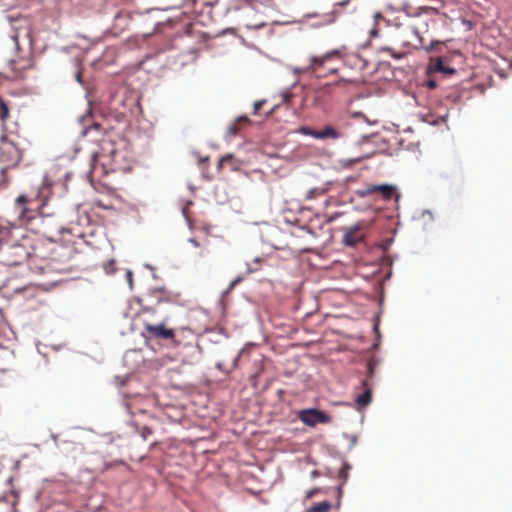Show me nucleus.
<instances>
[{"label": "nucleus", "instance_id": "nucleus-16", "mask_svg": "<svg viewBox=\"0 0 512 512\" xmlns=\"http://www.w3.org/2000/svg\"><path fill=\"white\" fill-rule=\"evenodd\" d=\"M331 509V503L328 501H323L320 503L313 504L307 512H329Z\"/></svg>", "mask_w": 512, "mask_h": 512}, {"label": "nucleus", "instance_id": "nucleus-37", "mask_svg": "<svg viewBox=\"0 0 512 512\" xmlns=\"http://www.w3.org/2000/svg\"><path fill=\"white\" fill-rule=\"evenodd\" d=\"M329 73H335L337 70L336 68H328Z\"/></svg>", "mask_w": 512, "mask_h": 512}, {"label": "nucleus", "instance_id": "nucleus-7", "mask_svg": "<svg viewBox=\"0 0 512 512\" xmlns=\"http://www.w3.org/2000/svg\"><path fill=\"white\" fill-rule=\"evenodd\" d=\"M363 195H379L383 200L399 199L397 188L391 184L370 185L362 193Z\"/></svg>", "mask_w": 512, "mask_h": 512}, {"label": "nucleus", "instance_id": "nucleus-15", "mask_svg": "<svg viewBox=\"0 0 512 512\" xmlns=\"http://www.w3.org/2000/svg\"><path fill=\"white\" fill-rule=\"evenodd\" d=\"M341 134L332 126H326L317 133V139H338Z\"/></svg>", "mask_w": 512, "mask_h": 512}, {"label": "nucleus", "instance_id": "nucleus-26", "mask_svg": "<svg viewBox=\"0 0 512 512\" xmlns=\"http://www.w3.org/2000/svg\"><path fill=\"white\" fill-rule=\"evenodd\" d=\"M438 9L439 7H424L422 8V11L425 12V13H438Z\"/></svg>", "mask_w": 512, "mask_h": 512}, {"label": "nucleus", "instance_id": "nucleus-28", "mask_svg": "<svg viewBox=\"0 0 512 512\" xmlns=\"http://www.w3.org/2000/svg\"><path fill=\"white\" fill-rule=\"evenodd\" d=\"M6 169L0 165V184L5 182Z\"/></svg>", "mask_w": 512, "mask_h": 512}, {"label": "nucleus", "instance_id": "nucleus-24", "mask_svg": "<svg viewBox=\"0 0 512 512\" xmlns=\"http://www.w3.org/2000/svg\"><path fill=\"white\" fill-rule=\"evenodd\" d=\"M152 434V430L149 427H143L141 430V436L144 440L148 438L149 435Z\"/></svg>", "mask_w": 512, "mask_h": 512}, {"label": "nucleus", "instance_id": "nucleus-22", "mask_svg": "<svg viewBox=\"0 0 512 512\" xmlns=\"http://www.w3.org/2000/svg\"><path fill=\"white\" fill-rule=\"evenodd\" d=\"M293 94L289 90H285L281 93V98L284 103H289Z\"/></svg>", "mask_w": 512, "mask_h": 512}, {"label": "nucleus", "instance_id": "nucleus-14", "mask_svg": "<svg viewBox=\"0 0 512 512\" xmlns=\"http://www.w3.org/2000/svg\"><path fill=\"white\" fill-rule=\"evenodd\" d=\"M250 123V120L247 116L238 117L233 123H231L228 127V134L230 136H236L243 126H246Z\"/></svg>", "mask_w": 512, "mask_h": 512}, {"label": "nucleus", "instance_id": "nucleus-25", "mask_svg": "<svg viewBox=\"0 0 512 512\" xmlns=\"http://www.w3.org/2000/svg\"><path fill=\"white\" fill-rule=\"evenodd\" d=\"M264 103L265 101H256L254 103V114H258L259 110L261 109Z\"/></svg>", "mask_w": 512, "mask_h": 512}, {"label": "nucleus", "instance_id": "nucleus-34", "mask_svg": "<svg viewBox=\"0 0 512 512\" xmlns=\"http://www.w3.org/2000/svg\"><path fill=\"white\" fill-rule=\"evenodd\" d=\"M76 80H77L80 84H82V83H83V80H82V73H81L80 71H78V72L76 73Z\"/></svg>", "mask_w": 512, "mask_h": 512}, {"label": "nucleus", "instance_id": "nucleus-8", "mask_svg": "<svg viewBox=\"0 0 512 512\" xmlns=\"http://www.w3.org/2000/svg\"><path fill=\"white\" fill-rule=\"evenodd\" d=\"M300 420L308 425L315 426L318 423H328L331 417L323 411L317 409H306L299 413Z\"/></svg>", "mask_w": 512, "mask_h": 512}, {"label": "nucleus", "instance_id": "nucleus-29", "mask_svg": "<svg viewBox=\"0 0 512 512\" xmlns=\"http://www.w3.org/2000/svg\"><path fill=\"white\" fill-rule=\"evenodd\" d=\"M182 213H183V215H184V217H185L186 221H187V222H189V223H191V222H192V220H191V218H190V216H189V214H188V206H186V207H184V208L182 209Z\"/></svg>", "mask_w": 512, "mask_h": 512}, {"label": "nucleus", "instance_id": "nucleus-20", "mask_svg": "<svg viewBox=\"0 0 512 512\" xmlns=\"http://www.w3.org/2000/svg\"><path fill=\"white\" fill-rule=\"evenodd\" d=\"M121 20H125V22H128L130 20V15L125 12L117 13L115 16V22L117 23L118 21H121Z\"/></svg>", "mask_w": 512, "mask_h": 512}, {"label": "nucleus", "instance_id": "nucleus-23", "mask_svg": "<svg viewBox=\"0 0 512 512\" xmlns=\"http://www.w3.org/2000/svg\"><path fill=\"white\" fill-rule=\"evenodd\" d=\"M421 218L424 222H429L433 220V215L430 211H423L421 213Z\"/></svg>", "mask_w": 512, "mask_h": 512}, {"label": "nucleus", "instance_id": "nucleus-17", "mask_svg": "<svg viewBox=\"0 0 512 512\" xmlns=\"http://www.w3.org/2000/svg\"><path fill=\"white\" fill-rule=\"evenodd\" d=\"M328 189L326 187H315L310 189L306 194V199L312 200L319 196L324 195Z\"/></svg>", "mask_w": 512, "mask_h": 512}, {"label": "nucleus", "instance_id": "nucleus-18", "mask_svg": "<svg viewBox=\"0 0 512 512\" xmlns=\"http://www.w3.org/2000/svg\"><path fill=\"white\" fill-rule=\"evenodd\" d=\"M335 86L344 88L347 92L356 88L357 83L353 80L341 79L335 83Z\"/></svg>", "mask_w": 512, "mask_h": 512}, {"label": "nucleus", "instance_id": "nucleus-36", "mask_svg": "<svg viewBox=\"0 0 512 512\" xmlns=\"http://www.w3.org/2000/svg\"><path fill=\"white\" fill-rule=\"evenodd\" d=\"M286 222H287V224H293V225H296V224H299L300 220H299V219H295V220H287Z\"/></svg>", "mask_w": 512, "mask_h": 512}, {"label": "nucleus", "instance_id": "nucleus-40", "mask_svg": "<svg viewBox=\"0 0 512 512\" xmlns=\"http://www.w3.org/2000/svg\"><path fill=\"white\" fill-rule=\"evenodd\" d=\"M312 475H313V476H316V475H317V471H314V472L312 473Z\"/></svg>", "mask_w": 512, "mask_h": 512}, {"label": "nucleus", "instance_id": "nucleus-11", "mask_svg": "<svg viewBox=\"0 0 512 512\" xmlns=\"http://www.w3.org/2000/svg\"><path fill=\"white\" fill-rule=\"evenodd\" d=\"M363 392L356 397V403L359 407H366L372 400V387L367 379L362 381Z\"/></svg>", "mask_w": 512, "mask_h": 512}, {"label": "nucleus", "instance_id": "nucleus-3", "mask_svg": "<svg viewBox=\"0 0 512 512\" xmlns=\"http://www.w3.org/2000/svg\"><path fill=\"white\" fill-rule=\"evenodd\" d=\"M17 133L2 131L0 133V165L6 170L16 167L23 157V151L17 143Z\"/></svg>", "mask_w": 512, "mask_h": 512}, {"label": "nucleus", "instance_id": "nucleus-30", "mask_svg": "<svg viewBox=\"0 0 512 512\" xmlns=\"http://www.w3.org/2000/svg\"><path fill=\"white\" fill-rule=\"evenodd\" d=\"M435 70L437 71H444V66L442 60L438 59L437 63L435 64Z\"/></svg>", "mask_w": 512, "mask_h": 512}, {"label": "nucleus", "instance_id": "nucleus-35", "mask_svg": "<svg viewBox=\"0 0 512 512\" xmlns=\"http://www.w3.org/2000/svg\"><path fill=\"white\" fill-rule=\"evenodd\" d=\"M368 374L369 377H372L373 375V365L371 363L368 364Z\"/></svg>", "mask_w": 512, "mask_h": 512}, {"label": "nucleus", "instance_id": "nucleus-31", "mask_svg": "<svg viewBox=\"0 0 512 512\" xmlns=\"http://www.w3.org/2000/svg\"><path fill=\"white\" fill-rule=\"evenodd\" d=\"M232 159V156L231 155H227V156H224L221 160H220V163H219V166H223L224 163L228 162V161H231Z\"/></svg>", "mask_w": 512, "mask_h": 512}, {"label": "nucleus", "instance_id": "nucleus-33", "mask_svg": "<svg viewBox=\"0 0 512 512\" xmlns=\"http://www.w3.org/2000/svg\"><path fill=\"white\" fill-rule=\"evenodd\" d=\"M189 242L192 243L195 247H199L200 246V242L198 241L197 238L193 237V238H190L189 239Z\"/></svg>", "mask_w": 512, "mask_h": 512}, {"label": "nucleus", "instance_id": "nucleus-32", "mask_svg": "<svg viewBox=\"0 0 512 512\" xmlns=\"http://www.w3.org/2000/svg\"><path fill=\"white\" fill-rule=\"evenodd\" d=\"M316 493H318V490L317 489H312V490H309L306 494V498L307 499H310L312 498Z\"/></svg>", "mask_w": 512, "mask_h": 512}, {"label": "nucleus", "instance_id": "nucleus-13", "mask_svg": "<svg viewBox=\"0 0 512 512\" xmlns=\"http://www.w3.org/2000/svg\"><path fill=\"white\" fill-rule=\"evenodd\" d=\"M10 118V105L9 103L0 96V121H1V132L8 131L7 120Z\"/></svg>", "mask_w": 512, "mask_h": 512}, {"label": "nucleus", "instance_id": "nucleus-10", "mask_svg": "<svg viewBox=\"0 0 512 512\" xmlns=\"http://www.w3.org/2000/svg\"><path fill=\"white\" fill-rule=\"evenodd\" d=\"M360 228L361 226H353L345 233L343 238L345 245L355 246L363 240L364 234L361 232Z\"/></svg>", "mask_w": 512, "mask_h": 512}, {"label": "nucleus", "instance_id": "nucleus-21", "mask_svg": "<svg viewBox=\"0 0 512 512\" xmlns=\"http://www.w3.org/2000/svg\"><path fill=\"white\" fill-rule=\"evenodd\" d=\"M115 262L114 260H110L104 264V269L106 273H113L115 271Z\"/></svg>", "mask_w": 512, "mask_h": 512}, {"label": "nucleus", "instance_id": "nucleus-6", "mask_svg": "<svg viewBox=\"0 0 512 512\" xmlns=\"http://www.w3.org/2000/svg\"><path fill=\"white\" fill-rule=\"evenodd\" d=\"M59 239L58 241L62 242L66 245H75L77 244V239H82L85 243H89L85 239V234L81 230V226H70L65 227L61 226L58 230ZM53 241H57V239H54Z\"/></svg>", "mask_w": 512, "mask_h": 512}, {"label": "nucleus", "instance_id": "nucleus-1", "mask_svg": "<svg viewBox=\"0 0 512 512\" xmlns=\"http://www.w3.org/2000/svg\"><path fill=\"white\" fill-rule=\"evenodd\" d=\"M51 193V183L44 179L35 195L23 194L14 202L15 220L19 222L39 221L43 224L55 220L56 211L48 204Z\"/></svg>", "mask_w": 512, "mask_h": 512}, {"label": "nucleus", "instance_id": "nucleus-12", "mask_svg": "<svg viewBox=\"0 0 512 512\" xmlns=\"http://www.w3.org/2000/svg\"><path fill=\"white\" fill-rule=\"evenodd\" d=\"M17 504L18 494L15 491H11L3 498H0V505L6 506V512H17Z\"/></svg>", "mask_w": 512, "mask_h": 512}, {"label": "nucleus", "instance_id": "nucleus-4", "mask_svg": "<svg viewBox=\"0 0 512 512\" xmlns=\"http://www.w3.org/2000/svg\"><path fill=\"white\" fill-rule=\"evenodd\" d=\"M430 22L435 24V21L432 18L419 14L412 25L414 34L419 38L420 45L426 51L433 50L435 46L440 43L438 40H434L431 37H425V35L429 33Z\"/></svg>", "mask_w": 512, "mask_h": 512}, {"label": "nucleus", "instance_id": "nucleus-9", "mask_svg": "<svg viewBox=\"0 0 512 512\" xmlns=\"http://www.w3.org/2000/svg\"><path fill=\"white\" fill-rule=\"evenodd\" d=\"M144 328L151 338L172 339L174 338V330L166 328L164 324L145 323Z\"/></svg>", "mask_w": 512, "mask_h": 512}, {"label": "nucleus", "instance_id": "nucleus-19", "mask_svg": "<svg viewBox=\"0 0 512 512\" xmlns=\"http://www.w3.org/2000/svg\"><path fill=\"white\" fill-rule=\"evenodd\" d=\"M301 133L317 139L318 130H313L308 127H303V128H301Z\"/></svg>", "mask_w": 512, "mask_h": 512}, {"label": "nucleus", "instance_id": "nucleus-27", "mask_svg": "<svg viewBox=\"0 0 512 512\" xmlns=\"http://www.w3.org/2000/svg\"><path fill=\"white\" fill-rule=\"evenodd\" d=\"M426 86L430 89V90H433L437 87V83L435 80L433 79H429L427 82H426Z\"/></svg>", "mask_w": 512, "mask_h": 512}, {"label": "nucleus", "instance_id": "nucleus-5", "mask_svg": "<svg viewBox=\"0 0 512 512\" xmlns=\"http://www.w3.org/2000/svg\"><path fill=\"white\" fill-rule=\"evenodd\" d=\"M341 52L337 49L327 52L322 56H313L310 58V65L306 71L314 73L317 77L322 76V69L326 68V64L335 58H340Z\"/></svg>", "mask_w": 512, "mask_h": 512}, {"label": "nucleus", "instance_id": "nucleus-38", "mask_svg": "<svg viewBox=\"0 0 512 512\" xmlns=\"http://www.w3.org/2000/svg\"><path fill=\"white\" fill-rule=\"evenodd\" d=\"M201 230H202V232L205 234V236H207L208 232H207V230H206V227H204V226H203Z\"/></svg>", "mask_w": 512, "mask_h": 512}, {"label": "nucleus", "instance_id": "nucleus-39", "mask_svg": "<svg viewBox=\"0 0 512 512\" xmlns=\"http://www.w3.org/2000/svg\"><path fill=\"white\" fill-rule=\"evenodd\" d=\"M93 128H94V129H96V130H98V129H100V128H101V126H100L99 124H95V125L93 126Z\"/></svg>", "mask_w": 512, "mask_h": 512}, {"label": "nucleus", "instance_id": "nucleus-2", "mask_svg": "<svg viewBox=\"0 0 512 512\" xmlns=\"http://www.w3.org/2000/svg\"><path fill=\"white\" fill-rule=\"evenodd\" d=\"M25 226H0V262L8 267L23 265L30 256Z\"/></svg>", "mask_w": 512, "mask_h": 512}]
</instances>
